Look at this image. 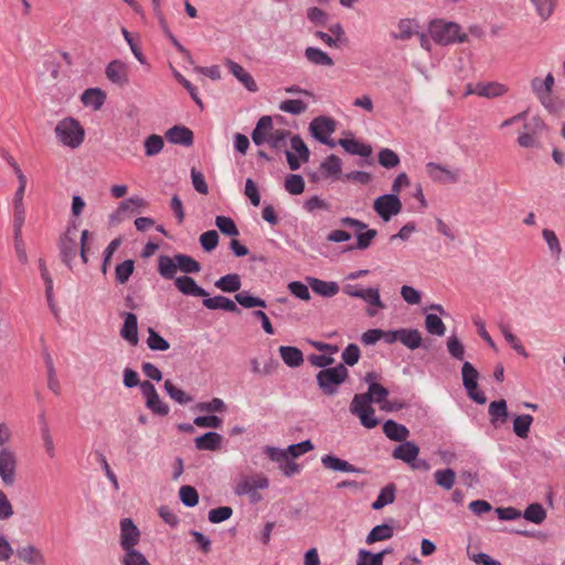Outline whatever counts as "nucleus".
Returning a JSON list of instances; mask_svg holds the SVG:
<instances>
[{
    "label": "nucleus",
    "instance_id": "obj_5",
    "mask_svg": "<svg viewBox=\"0 0 565 565\" xmlns=\"http://www.w3.org/2000/svg\"><path fill=\"white\" fill-rule=\"evenodd\" d=\"M340 224L352 228L356 234V245L358 249H366L372 244L373 239L377 235V231L373 228H367V224L364 222L347 216L340 220Z\"/></svg>",
    "mask_w": 565,
    "mask_h": 565
},
{
    "label": "nucleus",
    "instance_id": "obj_38",
    "mask_svg": "<svg viewBox=\"0 0 565 565\" xmlns=\"http://www.w3.org/2000/svg\"><path fill=\"white\" fill-rule=\"evenodd\" d=\"M279 353L282 361L290 367H298L303 363V354L296 347H280Z\"/></svg>",
    "mask_w": 565,
    "mask_h": 565
},
{
    "label": "nucleus",
    "instance_id": "obj_36",
    "mask_svg": "<svg viewBox=\"0 0 565 565\" xmlns=\"http://www.w3.org/2000/svg\"><path fill=\"white\" fill-rule=\"evenodd\" d=\"M132 206L145 207L146 202L140 198H130L121 202L118 209L110 215V224L115 225L120 223L124 218L125 213L131 210Z\"/></svg>",
    "mask_w": 565,
    "mask_h": 565
},
{
    "label": "nucleus",
    "instance_id": "obj_64",
    "mask_svg": "<svg viewBox=\"0 0 565 565\" xmlns=\"http://www.w3.org/2000/svg\"><path fill=\"white\" fill-rule=\"evenodd\" d=\"M379 162L385 168H394L399 163L398 156L391 149H383L379 153Z\"/></svg>",
    "mask_w": 565,
    "mask_h": 565
},
{
    "label": "nucleus",
    "instance_id": "obj_44",
    "mask_svg": "<svg viewBox=\"0 0 565 565\" xmlns=\"http://www.w3.org/2000/svg\"><path fill=\"white\" fill-rule=\"evenodd\" d=\"M164 390L174 402L181 405L189 404L193 401V396L177 387L170 380H166Z\"/></svg>",
    "mask_w": 565,
    "mask_h": 565
},
{
    "label": "nucleus",
    "instance_id": "obj_11",
    "mask_svg": "<svg viewBox=\"0 0 565 565\" xmlns=\"http://www.w3.org/2000/svg\"><path fill=\"white\" fill-rule=\"evenodd\" d=\"M342 174V160L335 154H330L320 163L318 172L311 175V180L330 179L337 181L341 180Z\"/></svg>",
    "mask_w": 565,
    "mask_h": 565
},
{
    "label": "nucleus",
    "instance_id": "obj_14",
    "mask_svg": "<svg viewBox=\"0 0 565 565\" xmlns=\"http://www.w3.org/2000/svg\"><path fill=\"white\" fill-rule=\"evenodd\" d=\"M309 130L318 141L327 142V137H330L335 130V121L326 116H318L310 122Z\"/></svg>",
    "mask_w": 565,
    "mask_h": 565
},
{
    "label": "nucleus",
    "instance_id": "obj_12",
    "mask_svg": "<svg viewBox=\"0 0 565 565\" xmlns=\"http://www.w3.org/2000/svg\"><path fill=\"white\" fill-rule=\"evenodd\" d=\"M426 173L434 181L438 183H457L460 179L458 169H450L436 162H428L426 164Z\"/></svg>",
    "mask_w": 565,
    "mask_h": 565
},
{
    "label": "nucleus",
    "instance_id": "obj_19",
    "mask_svg": "<svg viewBox=\"0 0 565 565\" xmlns=\"http://www.w3.org/2000/svg\"><path fill=\"white\" fill-rule=\"evenodd\" d=\"M106 77L114 84L124 86L128 83L129 68L126 63L119 60L111 61L105 70Z\"/></svg>",
    "mask_w": 565,
    "mask_h": 565
},
{
    "label": "nucleus",
    "instance_id": "obj_9",
    "mask_svg": "<svg viewBox=\"0 0 565 565\" xmlns=\"http://www.w3.org/2000/svg\"><path fill=\"white\" fill-rule=\"evenodd\" d=\"M403 204L396 194H384L376 198L373 202V209L376 214L385 222L401 213Z\"/></svg>",
    "mask_w": 565,
    "mask_h": 565
},
{
    "label": "nucleus",
    "instance_id": "obj_10",
    "mask_svg": "<svg viewBox=\"0 0 565 565\" xmlns=\"http://www.w3.org/2000/svg\"><path fill=\"white\" fill-rule=\"evenodd\" d=\"M18 458L10 448L0 449V478L4 486L11 487L17 481Z\"/></svg>",
    "mask_w": 565,
    "mask_h": 565
},
{
    "label": "nucleus",
    "instance_id": "obj_30",
    "mask_svg": "<svg viewBox=\"0 0 565 565\" xmlns=\"http://www.w3.org/2000/svg\"><path fill=\"white\" fill-rule=\"evenodd\" d=\"M383 431L386 437L394 441H405L409 436V430L404 425H401L392 419H388L383 425Z\"/></svg>",
    "mask_w": 565,
    "mask_h": 565
},
{
    "label": "nucleus",
    "instance_id": "obj_29",
    "mask_svg": "<svg viewBox=\"0 0 565 565\" xmlns=\"http://www.w3.org/2000/svg\"><path fill=\"white\" fill-rule=\"evenodd\" d=\"M321 463L326 469L342 472H362L361 469L351 465L347 460L338 458L332 455H326L321 458Z\"/></svg>",
    "mask_w": 565,
    "mask_h": 565
},
{
    "label": "nucleus",
    "instance_id": "obj_35",
    "mask_svg": "<svg viewBox=\"0 0 565 565\" xmlns=\"http://www.w3.org/2000/svg\"><path fill=\"white\" fill-rule=\"evenodd\" d=\"M508 90V86L499 82L479 83L478 96L495 98L503 96Z\"/></svg>",
    "mask_w": 565,
    "mask_h": 565
},
{
    "label": "nucleus",
    "instance_id": "obj_31",
    "mask_svg": "<svg viewBox=\"0 0 565 565\" xmlns=\"http://www.w3.org/2000/svg\"><path fill=\"white\" fill-rule=\"evenodd\" d=\"M81 99L85 106L98 110L106 100V93L100 88H88L82 94Z\"/></svg>",
    "mask_w": 565,
    "mask_h": 565
},
{
    "label": "nucleus",
    "instance_id": "obj_37",
    "mask_svg": "<svg viewBox=\"0 0 565 565\" xmlns=\"http://www.w3.org/2000/svg\"><path fill=\"white\" fill-rule=\"evenodd\" d=\"M338 143L351 154L361 157H370L372 154V147L370 145H364L355 139H340Z\"/></svg>",
    "mask_w": 565,
    "mask_h": 565
},
{
    "label": "nucleus",
    "instance_id": "obj_63",
    "mask_svg": "<svg viewBox=\"0 0 565 565\" xmlns=\"http://www.w3.org/2000/svg\"><path fill=\"white\" fill-rule=\"evenodd\" d=\"M360 356V348L354 343H350L342 352L343 362L350 366L355 365L359 362Z\"/></svg>",
    "mask_w": 565,
    "mask_h": 565
},
{
    "label": "nucleus",
    "instance_id": "obj_59",
    "mask_svg": "<svg viewBox=\"0 0 565 565\" xmlns=\"http://www.w3.org/2000/svg\"><path fill=\"white\" fill-rule=\"evenodd\" d=\"M120 562L121 565H150L146 556L137 550L124 551Z\"/></svg>",
    "mask_w": 565,
    "mask_h": 565
},
{
    "label": "nucleus",
    "instance_id": "obj_25",
    "mask_svg": "<svg viewBox=\"0 0 565 565\" xmlns=\"http://www.w3.org/2000/svg\"><path fill=\"white\" fill-rule=\"evenodd\" d=\"M488 413H489L490 423L492 424V426H494L497 428V427L503 425L509 417L508 405H507L505 399H499V401L491 402L489 405Z\"/></svg>",
    "mask_w": 565,
    "mask_h": 565
},
{
    "label": "nucleus",
    "instance_id": "obj_6",
    "mask_svg": "<svg viewBox=\"0 0 565 565\" xmlns=\"http://www.w3.org/2000/svg\"><path fill=\"white\" fill-rule=\"evenodd\" d=\"M555 85V78L548 73L544 78L534 77L530 82L531 90L537 100L548 110H553L552 90Z\"/></svg>",
    "mask_w": 565,
    "mask_h": 565
},
{
    "label": "nucleus",
    "instance_id": "obj_34",
    "mask_svg": "<svg viewBox=\"0 0 565 565\" xmlns=\"http://www.w3.org/2000/svg\"><path fill=\"white\" fill-rule=\"evenodd\" d=\"M177 255L171 257L168 255H161L158 258V271L166 279L174 278L179 266L177 265Z\"/></svg>",
    "mask_w": 565,
    "mask_h": 565
},
{
    "label": "nucleus",
    "instance_id": "obj_17",
    "mask_svg": "<svg viewBox=\"0 0 565 565\" xmlns=\"http://www.w3.org/2000/svg\"><path fill=\"white\" fill-rule=\"evenodd\" d=\"M419 29L420 25L416 19L403 18L398 20L396 30L391 32V38L393 40L405 42L415 36V34H418Z\"/></svg>",
    "mask_w": 565,
    "mask_h": 565
},
{
    "label": "nucleus",
    "instance_id": "obj_41",
    "mask_svg": "<svg viewBox=\"0 0 565 565\" xmlns=\"http://www.w3.org/2000/svg\"><path fill=\"white\" fill-rule=\"evenodd\" d=\"M395 493H396V487L395 484L393 483H390L387 484L386 487H384L377 498L375 499V501L372 503V508L374 510H381L383 509L384 507L391 504L394 502L395 500Z\"/></svg>",
    "mask_w": 565,
    "mask_h": 565
},
{
    "label": "nucleus",
    "instance_id": "obj_27",
    "mask_svg": "<svg viewBox=\"0 0 565 565\" xmlns=\"http://www.w3.org/2000/svg\"><path fill=\"white\" fill-rule=\"evenodd\" d=\"M223 437L215 431H209L194 439L196 449L216 451L221 449Z\"/></svg>",
    "mask_w": 565,
    "mask_h": 565
},
{
    "label": "nucleus",
    "instance_id": "obj_39",
    "mask_svg": "<svg viewBox=\"0 0 565 565\" xmlns=\"http://www.w3.org/2000/svg\"><path fill=\"white\" fill-rule=\"evenodd\" d=\"M422 334L416 329H398V341L411 350L422 345Z\"/></svg>",
    "mask_w": 565,
    "mask_h": 565
},
{
    "label": "nucleus",
    "instance_id": "obj_21",
    "mask_svg": "<svg viewBox=\"0 0 565 565\" xmlns=\"http://www.w3.org/2000/svg\"><path fill=\"white\" fill-rule=\"evenodd\" d=\"M177 289L186 296L207 297L209 294L200 287L195 280L190 276H180L174 279Z\"/></svg>",
    "mask_w": 565,
    "mask_h": 565
},
{
    "label": "nucleus",
    "instance_id": "obj_24",
    "mask_svg": "<svg viewBox=\"0 0 565 565\" xmlns=\"http://www.w3.org/2000/svg\"><path fill=\"white\" fill-rule=\"evenodd\" d=\"M361 299L369 305V308L366 309L369 317L376 316L379 310H383L386 307L381 299L380 290L377 288L364 289Z\"/></svg>",
    "mask_w": 565,
    "mask_h": 565
},
{
    "label": "nucleus",
    "instance_id": "obj_8",
    "mask_svg": "<svg viewBox=\"0 0 565 565\" xmlns=\"http://www.w3.org/2000/svg\"><path fill=\"white\" fill-rule=\"evenodd\" d=\"M462 383L468 396L478 404H484L487 397L478 390L479 373L470 362H465L461 369Z\"/></svg>",
    "mask_w": 565,
    "mask_h": 565
},
{
    "label": "nucleus",
    "instance_id": "obj_3",
    "mask_svg": "<svg viewBox=\"0 0 565 565\" xmlns=\"http://www.w3.org/2000/svg\"><path fill=\"white\" fill-rule=\"evenodd\" d=\"M57 140L65 147L78 148L85 137V130L78 120L67 117L60 120L54 129Z\"/></svg>",
    "mask_w": 565,
    "mask_h": 565
},
{
    "label": "nucleus",
    "instance_id": "obj_13",
    "mask_svg": "<svg viewBox=\"0 0 565 565\" xmlns=\"http://www.w3.org/2000/svg\"><path fill=\"white\" fill-rule=\"evenodd\" d=\"M140 540V531L131 519H122L120 521V546L124 551L136 550V545Z\"/></svg>",
    "mask_w": 565,
    "mask_h": 565
},
{
    "label": "nucleus",
    "instance_id": "obj_28",
    "mask_svg": "<svg viewBox=\"0 0 565 565\" xmlns=\"http://www.w3.org/2000/svg\"><path fill=\"white\" fill-rule=\"evenodd\" d=\"M18 557L29 565H45L43 553L34 545H25L17 551Z\"/></svg>",
    "mask_w": 565,
    "mask_h": 565
},
{
    "label": "nucleus",
    "instance_id": "obj_32",
    "mask_svg": "<svg viewBox=\"0 0 565 565\" xmlns=\"http://www.w3.org/2000/svg\"><path fill=\"white\" fill-rule=\"evenodd\" d=\"M203 298H204L203 305L207 309H211V310L222 309V310H225L228 312L238 311L236 303L233 300H231L224 296H215L212 298L203 297Z\"/></svg>",
    "mask_w": 565,
    "mask_h": 565
},
{
    "label": "nucleus",
    "instance_id": "obj_52",
    "mask_svg": "<svg viewBox=\"0 0 565 565\" xmlns=\"http://www.w3.org/2000/svg\"><path fill=\"white\" fill-rule=\"evenodd\" d=\"M179 269L185 274H195L201 270V265L191 256L177 254Z\"/></svg>",
    "mask_w": 565,
    "mask_h": 565
},
{
    "label": "nucleus",
    "instance_id": "obj_33",
    "mask_svg": "<svg viewBox=\"0 0 565 565\" xmlns=\"http://www.w3.org/2000/svg\"><path fill=\"white\" fill-rule=\"evenodd\" d=\"M374 379V373H367L365 375V382L369 383V391L367 393L364 394L370 395L371 402L380 404L386 399V397L388 396V391L381 384L373 382Z\"/></svg>",
    "mask_w": 565,
    "mask_h": 565
},
{
    "label": "nucleus",
    "instance_id": "obj_55",
    "mask_svg": "<svg viewBox=\"0 0 565 565\" xmlns=\"http://www.w3.org/2000/svg\"><path fill=\"white\" fill-rule=\"evenodd\" d=\"M149 337L147 339V344L149 349L152 351H167L170 348V344L167 340H164L154 329H148Z\"/></svg>",
    "mask_w": 565,
    "mask_h": 565
},
{
    "label": "nucleus",
    "instance_id": "obj_46",
    "mask_svg": "<svg viewBox=\"0 0 565 565\" xmlns=\"http://www.w3.org/2000/svg\"><path fill=\"white\" fill-rule=\"evenodd\" d=\"M388 553V550H384L375 554L365 550H361L358 554L356 565H383V558Z\"/></svg>",
    "mask_w": 565,
    "mask_h": 565
},
{
    "label": "nucleus",
    "instance_id": "obj_53",
    "mask_svg": "<svg viewBox=\"0 0 565 565\" xmlns=\"http://www.w3.org/2000/svg\"><path fill=\"white\" fill-rule=\"evenodd\" d=\"M235 300L244 308L250 309V308H266V301L259 297H254L248 295L247 292H238L235 295Z\"/></svg>",
    "mask_w": 565,
    "mask_h": 565
},
{
    "label": "nucleus",
    "instance_id": "obj_23",
    "mask_svg": "<svg viewBox=\"0 0 565 565\" xmlns=\"http://www.w3.org/2000/svg\"><path fill=\"white\" fill-rule=\"evenodd\" d=\"M166 138L174 145L191 146L193 132L185 126H173L166 132Z\"/></svg>",
    "mask_w": 565,
    "mask_h": 565
},
{
    "label": "nucleus",
    "instance_id": "obj_43",
    "mask_svg": "<svg viewBox=\"0 0 565 565\" xmlns=\"http://www.w3.org/2000/svg\"><path fill=\"white\" fill-rule=\"evenodd\" d=\"M533 416L529 414L518 415L513 419V431L520 438H527Z\"/></svg>",
    "mask_w": 565,
    "mask_h": 565
},
{
    "label": "nucleus",
    "instance_id": "obj_61",
    "mask_svg": "<svg viewBox=\"0 0 565 565\" xmlns=\"http://www.w3.org/2000/svg\"><path fill=\"white\" fill-rule=\"evenodd\" d=\"M215 225L225 235H230V236L238 235V228L231 217L216 216Z\"/></svg>",
    "mask_w": 565,
    "mask_h": 565
},
{
    "label": "nucleus",
    "instance_id": "obj_47",
    "mask_svg": "<svg viewBox=\"0 0 565 565\" xmlns=\"http://www.w3.org/2000/svg\"><path fill=\"white\" fill-rule=\"evenodd\" d=\"M434 479L437 486L445 490H450L456 481V472L452 469H439L434 472Z\"/></svg>",
    "mask_w": 565,
    "mask_h": 565
},
{
    "label": "nucleus",
    "instance_id": "obj_57",
    "mask_svg": "<svg viewBox=\"0 0 565 565\" xmlns=\"http://www.w3.org/2000/svg\"><path fill=\"white\" fill-rule=\"evenodd\" d=\"M181 502L186 507H195L199 502V493L192 486H182L179 490Z\"/></svg>",
    "mask_w": 565,
    "mask_h": 565
},
{
    "label": "nucleus",
    "instance_id": "obj_40",
    "mask_svg": "<svg viewBox=\"0 0 565 565\" xmlns=\"http://www.w3.org/2000/svg\"><path fill=\"white\" fill-rule=\"evenodd\" d=\"M305 56L315 65L332 66L334 64L333 60L326 52L317 47H307L305 50Z\"/></svg>",
    "mask_w": 565,
    "mask_h": 565
},
{
    "label": "nucleus",
    "instance_id": "obj_62",
    "mask_svg": "<svg viewBox=\"0 0 565 565\" xmlns=\"http://www.w3.org/2000/svg\"><path fill=\"white\" fill-rule=\"evenodd\" d=\"M163 139L158 135H151L145 140V152L152 157L161 152L163 148Z\"/></svg>",
    "mask_w": 565,
    "mask_h": 565
},
{
    "label": "nucleus",
    "instance_id": "obj_60",
    "mask_svg": "<svg viewBox=\"0 0 565 565\" xmlns=\"http://www.w3.org/2000/svg\"><path fill=\"white\" fill-rule=\"evenodd\" d=\"M135 269V263L132 259H127L116 266V279L120 284H126Z\"/></svg>",
    "mask_w": 565,
    "mask_h": 565
},
{
    "label": "nucleus",
    "instance_id": "obj_22",
    "mask_svg": "<svg viewBox=\"0 0 565 565\" xmlns=\"http://www.w3.org/2000/svg\"><path fill=\"white\" fill-rule=\"evenodd\" d=\"M120 335L131 345H137L139 342L138 338V320L137 316L131 312L125 313V321L120 330Z\"/></svg>",
    "mask_w": 565,
    "mask_h": 565
},
{
    "label": "nucleus",
    "instance_id": "obj_54",
    "mask_svg": "<svg viewBox=\"0 0 565 565\" xmlns=\"http://www.w3.org/2000/svg\"><path fill=\"white\" fill-rule=\"evenodd\" d=\"M195 409L202 413H223L226 411V405L223 399L214 397L209 402L198 403Z\"/></svg>",
    "mask_w": 565,
    "mask_h": 565
},
{
    "label": "nucleus",
    "instance_id": "obj_16",
    "mask_svg": "<svg viewBox=\"0 0 565 565\" xmlns=\"http://www.w3.org/2000/svg\"><path fill=\"white\" fill-rule=\"evenodd\" d=\"M224 64L230 73L250 93L258 90V86L254 77L238 63L231 58H225Z\"/></svg>",
    "mask_w": 565,
    "mask_h": 565
},
{
    "label": "nucleus",
    "instance_id": "obj_49",
    "mask_svg": "<svg viewBox=\"0 0 565 565\" xmlns=\"http://www.w3.org/2000/svg\"><path fill=\"white\" fill-rule=\"evenodd\" d=\"M500 331L502 333V335L504 337L505 341L522 356L524 358H527L529 356V353L526 352L525 348L523 347L522 342L520 341V339L514 335L512 332H511V329L509 326L507 324H501L500 326Z\"/></svg>",
    "mask_w": 565,
    "mask_h": 565
},
{
    "label": "nucleus",
    "instance_id": "obj_26",
    "mask_svg": "<svg viewBox=\"0 0 565 565\" xmlns=\"http://www.w3.org/2000/svg\"><path fill=\"white\" fill-rule=\"evenodd\" d=\"M307 280L312 291L322 297H333L340 290L335 281H324L313 277H309Z\"/></svg>",
    "mask_w": 565,
    "mask_h": 565
},
{
    "label": "nucleus",
    "instance_id": "obj_48",
    "mask_svg": "<svg viewBox=\"0 0 565 565\" xmlns=\"http://www.w3.org/2000/svg\"><path fill=\"white\" fill-rule=\"evenodd\" d=\"M371 403L370 395H365L364 393L355 394L350 405V412L358 417L359 414L367 413V411L373 408Z\"/></svg>",
    "mask_w": 565,
    "mask_h": 565
},
{
    "label": "nucleus",
    "instance_id": "obj_15",
    "mask_svg": "<svg viewBox=\"0 0 565 565\" xmlns=\"http://www.w3.org/2000/svg\"><path fill=\"white\" fill-rule=\"evenodd\" d=\"M77 230L75 227L67 228L64 236L61 238L60 248L63 262L71 267V262L77 255Z\"/></svg>",
    "mask_w": 565,
    "mask_h": 565
},
{
    "label": "nucleus",
    "instance_id": "obj_1",
    "mask_svg": "<svg viewBox=\"0 0 565 565\" xmlns=\"http://www.w3.org/2000/svg\"><path fill=\"white\" fill-rule=\"evenodd\" d=\"M289 131L282 128H275L270 116H263L258 119L252 132L255 145H269L271 148L280 149L286 146Z\"/></svg>",
    "mask_w": 565,
    "mask_h": 565
},
{
    "label": "nucleus",
    "instance_id": "obj_4",
    "mask_svg": "<svg viewBox=\"0 0 565 565\" xmlns=\"http://www.w3.org/2000/svg\"><path fill=\"white\" fill-rule=\"evenodd\" d=\"M348 375V369L343 364H339L334 367L321 370L317 374V382L324 394L333 395L337 393L338 386L347 380Z\"/></svg>",
    "mask_w": 565,
    "mask_h": 565
},
{
    "label": "nucleus",
    "instance_id": "obj_20",
    "mask_svg": "<svg viewBox=\"0 0 565 565\" xmlns=\"http://www.w3.org/2000/svg\"><path fill=\"white\" fill-rule=\"evenodd\" d=\"M418 454L419 448L414 443L405 440L393 450L392 456L394 459H399L411 465L413 468H416L414 461L418 457Z\"/></svg>",
    "mask_w": 565,
    "mask_h": 565
},
{
    "label": "nucleus",
    "instance_id": "obj_7",
    "mask_svg": "<svg viewBox=\"0 0 565 565\" xmlns=\"http://www.w3.org/2000/svg\"><path fill=\"white\" fill-rule=\"evenodd\" d=\"M268 486L269 481L263 475L244 477L237 482L235 493L238 495L248 494L253 502H257L260 500V495L257 493V490L266 489Z\"/></svg>",
    "mask_w": 565,
    "mask_h": 565
},
{
    "label": "nucleus",
    "instance_id": "obj_2",
    "mask_svg": "<svg viewBox=\"0 0 565 565\" xmlns=\"http://www.w3.org/2000/svg\"><path fill=\"white\" fill-rule=\"evenodd\" d=\"M430 38L440 45H448L455 42L463 43L468 41L466 33L461 32V26L455 22L445 20H433L428 25Z\"/></svg>",
    "mask_w": 565,
    "mask_h": 565
},
{
    "label": "nucleus",
    "instance_id": "obj_42",
    "mask_svg": "<svg viewBox=\"0 0 565 565\" xmlns=\"http://www.w3.org/2000/svg\"><path fill=\"white\" fill-rule=\"evenodd\" d=\"M214 285L224 292H236L241 289L242 282L237 274H228L216 280Z\"/></svg>",
    "mask_w": 565,
    "mask_h": 565
},
{
    "label": "nucleus",
    "instance_id": "obj_56",
    "mask_svg": "<svg viewBox=\"0 0 565 565\" xmlns=\"http://www.w3.org/2000/svg\"><path fill=\"white\" fill-rule=\"evenodd\" d=\"M308 106L300 99H286L279 104V109L291 115H300L307 110Z\"/></svg>",
    "mask_w": 565,
    "mask_h": 565
},
{
    "label": "nucleus",
    "instance_id": "obj_18",
    "mask_svg": "<svg viewBox=\"0 0 565 565\" xmlns=\"http://www.w3.org/2000/svg\"><path fill=\"white\" fill-rule=\"evenodd\" d=\"M541 22L548 21L557 11L561 0H527Z\"/></svg>",
    "mask_w": 565,
    "mask_h": 565
},
{
    "label": "nucleus",
    "instance_id": "obj_50",
    "mask_svg": "<svg viewBox=\"0 0 565 565\" xmlns=\"http://www.w3.org/2000/svg\"><path fill=\"white\" fill-rule=\"evenodd\" d=\"M523 516L530 522L541 524L546 519V511L540 503H532L525 509Z\"/></svg>",
    "mask_w": 565,
    "mask_h": 565
},
{
    "label": "nucleus",
    "instance_id": "obj_45",
    "mask_svg": "<svg viewBox=\"0 0 565 565\" xmlns=\"http://www.w3.org/2000/svg\"><path fill=\"white\" fill-rule=\"evenodd\" d=\"M394 534L393 527L387 524L376 525L371 530L366 536V543L369 545L379 542L390 540Z\"/></svg>",
    "mask_w": 565,
    "mask_h": 565
},
{
    "label": "nucleus",
    "instance_id": "obj_51",
    "mask_svg": "<svg viewBox=\"0 0 565 565\" xmlns=\"http://www.w3.org/2000/svg\"><path fill=\"white\" fill-rule=\"evenodd\" d=\"M285 189L292 195H299L305 191V180L299 174H288L285 179Z\"/></svg>",
    "mask_w": 565,
    "mask_h": 565
},
{
    "label": "nucleus",
    "instance_id": "obj_58",
    "mask_svg": "<svg viewBox=\"0 0 565 565\" xmlns=\"http://www.w3.org/2000/svg\"><path fill=\"white\" fill-rule=\"evenodd\" d=\"M425 326L430 334L444 335L446 332V327L437 315H427L425 319Z\"/></svg>",
    "mask_w": 565,
    "mask_h": 565
}]
</instances>
